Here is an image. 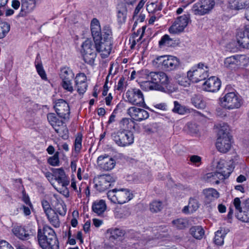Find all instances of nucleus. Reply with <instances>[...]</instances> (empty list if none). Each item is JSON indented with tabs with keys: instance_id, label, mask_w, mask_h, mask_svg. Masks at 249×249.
Listing matches in <instances>:
<instances>
[{
	"instance_id": "1",
	"label": "nucleus",
	"mask_w": 249,
	"mask_h": 249,
	"mask_svg": "<svg viewBox=\"0 0 249 249\" xmlns=\"http://www.w3.org/2000/svg\"><path fill=\"white\" fill-rule=\"evenodd\" d=\"M90 30L95 46L102 58H106L110 54L113 44V34L110 26L106 25L102 29L99 21L93 18L90 23Z\"/></svg>"
},
{
	"instance_id": "2",
	"label": "nucleus",
	"mask_w": 249,
	"mask_h": 249,
	"mask_svg": "<svg viewBox=\"0 0 249 249\" xmlns=\"http://www.w3.org/2000/svg\"><path fill=\"white\" fill-rule=\"evenodd\" d=\"M148 78L149 80L143 82L142 85L145 90H156L166 93L171 90L169 78L164 72H151Z\"/></svg>"
},
{
	"instance_id": "3",
	"label": "nucleus",
	"mask_w": 249,
	"mask_h": 249,
	"mask_svg": "<svg viewBox=\"0 0 249 249\" xmlns=\"http://www.w3.org/2000/svg\"><path fill=\"white\" fill-rule=\"evenodd\" d=\"M37 240L42 249H59V242L56 234L51 227L44 225L37 230Z\"/></svg>"
},
{
	"instance_id": "4",
	"label": "nucleus",
	"mask_w": 249,
	"mask_h": 249,
	"mask_svg": "<svg viewBox=\"0 0 249 249\" xmlns=\"http://www.w3.org/2000/svg\"><path fill=\"white\" fill-rule=\"evenodd\" d=\"M216 171L207 173L205 176V179L212 184H219L220 181L228 178L232 173V166L228 165L224 160H220L217 162Z\"/></svg>"
},
{
	"instance_id": "5",
	"label": "nucleus",
	"mask_w": 249,
	"mask_h": 249,
	"mask_svg": "<svg viewBox=\"0 0 249 249\" xmlns=\"http://www.w3.org/2000/svg\"><path fill=\"white\" fill-rule=\"evenodd\" d=\"M216 142L217 150L223 153L229 151L231 146V137L230 135L227 124L223 123L219 124Z\"/></svg>"
},
{
	"instance_id": "6",
	"label": "nucleus",
	"mask_w": 249,
	"mask_h": 249,
	"mask_svg": "<svg viewBox=\"0 0 249 249\" xmlns=\"http://www.w3.org/2000/svg\"><path fill=\"white\" fill-rule=\"evenodd\" d=\"M108 198L115 204H123L133 198V195L130 190L126 188L114 189L108 191Z\"/></svg>"
},
{
	"instance_id": "7",
	"label": "nucleus",
	"mask_w": 249,
	"mask_h": 249,
	"mask_svg": "<svg viewBox=\"0 0 249 249\" xmlns=\"http://www.w3.org/2000/svg\"><path fill=\"white\" fill-rule=\"evenodd\" d=\"M211 71L206 63H197L188 71V75L192 82L198 83L208 77Z\"/></svg>"
},
{
	"instance_id": "8",
	"label": "nucleus",
	"mask_w": 249,
	"mask_h": 249,
	"mask_svg": "<svg viewBox=\"0 0 249 249\" xmlns=\"http://www.w3.org/2000/svg\"><path fill=\"white\" fill-rule=\"evenodd\" d=\"M115 143L120 147L128 146L133 143L134 135L131 131H122L118 130L111 135Z\"/></svg>"
},
{
	"instance_id": "9",
	"label": "nucleus",
	"mask_w": 249,
	"mask_h": 249,
	"mask_svg": "<svg viewBox=\"0 0 249 249\" xmlns=\"http://www.w3.org/2000/svg\"><path fill=\"white\" fill-rule=\"evenodd\" d=\"M220 101L222 107L229 110L238 108L242 104L241 98L233 92L226 94Z\"/></svg>"
},
{
	"instance_id": "10",
	"label": "nucleus",
	"mask_w": 249,
	"mask_h": 249,
	"mask_svg": "<svg viewBox=\"0 0 249 249\" xmlns=\"http://www.w3.org/2000/svg\"><path fill=\"white\" fill-rule=\"evenodd\" d=\"M116 177L111 174H103L94 178V187L100 192L107 190L116 181Z\"/></svg>"
},
{
	"instance_id": "11",
	"label": "nucleus",
	"mask_w": 249,
	"mask_h": 249,
	"mask_svg": "<svg viewBox=\"0 0 249 249\" xmlns=\"http://www.w3.org/2000/svg\"><path fill=\"white\" fill-rule=\"evenodd\" d=\"M215 5L214 0H199L192 7V12L194 15L203 16L208 14Z\"/></svg>"
},
{
	"instance_id": "12",
	"label": "nucleus",
	"mask_w": 249,
	"mask_h": 249,
	"mask_svg": "<svg viewBox=\"0 0 249 249\" xmlns=\"http://www.w3.org/2000/svg\"><path fill=\"white\" fill-rule=\"evenodd\" d=\"M190 19L188 13L183 15L177 18L173 24L169 27V32L171 34H179L183 32Z\"/></svg>"
},
{
	"instance_id": "13",
	"label": "nucleus",
	"mask_w": 249,
	"mask_h": 249,
	"mask_svg": "<svg viewBox=\"0 0 249 249\" xmlns=\"http://www.w3.org/2000/svg\"><path fill=\"white\" fill-rule=\"evenodd\" d=\"M85 62H93L96 57L92 42L90 39H87L81 45L80 50Z\"/></svg>"
},
{
	"instance_id": "14",
	"label": "nucleus",
	"mask_w": 249,
	"mask_h": 249,
	"mask_svg": "<svg viewBox=\"0 0 249 249\" xmlns=\"http://www.w3.org/2000/svg\"><path fill=\"white\" fill-rule=\"evenodd\" d=\"M125 97L127 101L133 105L143 107L144 104L143 95L140 89H128L125 93Z\"/></svg>"
},
{
	"instance_id": "15",
	"label": "nucleus",
	"mask_w": 249,
	"mask_h": 249,
	"mask_svg": "<svg viewBox=\"0 0 249 249\" xmlns=\"http://www.w3.org/2000/svg\"><path fill=\"white\" fill-rule=\"evenodd\" d=\"M54 108L59 117L65 120L69 119L70 107L69 104L65 100H58L54 106Z\"/></svg>"
},
{
	"instance_id": "16",
	"label": "nucleus",
	"mask_w": 249,
	"mask_h": 249,
	"mask_svg": "<svg viewBox=\"0 0 249 249\" xmlns=\"http://www.w3.org/2000/svg\"><path fill=\"white\" fill-rule=\"evenodd\" d=\"M221 85V81L218 78L211 76L203 84L202 88L205 91L215 92L219 90Z\"/></svg>"
},
{
	"instance_id": "17",
	"label": "nucleus",
	"mask_w": 249,
	"mask_h": 249,
	"mask_svg": "<svg viewBox=\"0 0 249 249\" xmlns=\"http://www.w3.org/2000/svg\"><path fill=\"white\" fill-rule=\"evenodd\" d=\"M97 163L100 168L105 171L112 170L116 164L115 160L106 154L100 156L97 159Z\"/></svg>"
},
{
	"instance_id": "18",
	"label": "nucleus",
	"mask_w": 249,
	"mask_h": 249,
	"mask_svg": "<svg viewBox=\"0 0 249 249\" xmlns=\"http://www.w3.org/2000/svg\"><path fill=\"white\" fill-rule=\"evenodd\" d=\"M127 113L133 119L137 121H141L149 117V113L147 111L135 107H129L127 109Z\"/></svg>"
},
{
	"instance_id": "19",
	"label": "nucleus",
	"mask_w": 249,
	"mask_h": 249,
	"mask_svg": "<svg viewBox=\"0 0 249 249\" xmlns=\"http://www.w3.org/2000/svg\"><path fill=\"white\" fill-rule=\"evenodd\" d=\"M249 28L239 31L236 35L237 42L243 48L249 49Z\"/></svg>"
},
{
	"instance_id": "20",
	"label": "nucleus",
	"mask_w": 249,
	"mask_h": 249,
	"mask_svg": "<svg viewBox=\"0 0 249 249\" xmlns=\"http://www.w3.org/2000/svg\"><path fill=\"white\" fill-rule=\"evenodd\" d=\"M202 194L204 196V203L206 205L210 204L219 196V193L215 189L212 188L204 189Z\"/></svg>"
},
{
	"instance_id": "21",
	"label": "nucleus",
	"mask_w": 249,
	"mask_h": 249,
	"mask_svg": "<svg viewBox=\"0 0 249 249\" xmlns=\"http://www.w3.org/2000/svg\"><path fill=\"white\" fill-rule=\"evenodd\" d=\"M55 179L62 186L66 187L70 183L69 178L66 176L63 168L56 169L54 171Z\"/></svg>"
},
{
	"instance_id": "22",
	"label": "nucleus",
	"mask_w": 249,
	"mask_h": 249,
	"mask_svg": "<svg viewBox=\"0 0 249 249\" xmlns=\"http://www.w3.org/2000/svg\"><path fill=\"white\" fill-rule=\"evenodd\" d=\"M236 217L244 222H249V198L243 203L242 209L237 213Z\"/></svg>"
},
{
	"instance_id": "23",
	"label": "nucleus",
	"mask_w": 249,
	"mask_h": 249,
	"mask_svg": "<svg viewBox=\"0 0 249 249\" xmlns=\"http://www.w3.org/2000/svg\"><path fill=\"white\" fill-rule=\"evenodd\" d=\"M249 0H229L228 7L233 10H239L247 7Z\"/></svg>"
},
{
	"instance_id": "24",
	"label": "nucleus",
	"mask_w": 249,
	"mask_h": 249,
	"mask_svg": "<svg viewBox=\"0 0 249 249\" xmlns=\"http://www.w3.org/2000/svg\"><path fill=\"white\" fill-rule=\"evenodd\" d=\"M12 232L17 237L23 240L28 239L30 236L28 231L21 226L14 227L12 229Z\"/></svg>"
},
{
	"instance_id": "25",
	"label": "nucleus",
	"mask_w": 249,
	"mask_h": 249,
	"mask_svg": "<svg viewBox=\"0 0 249 249\" xmlns=\"http://www.w3.org/2000/svg\"><path fill=\"white\" fill-rule=\"evenodd\" d=\"M107 206L105 201L103 200H97L92 204V211L97 215L102 214L106 210Z\"/></svg>"
},
{
	"instance_id": "26",
	"label": "nucleus",
	"mask_w": 249,
	"mask_h": 249,
	"mask_svg": "<svg viewBox=\"0 0 249 249\" xmlns=\"http://www.w3.org/2000/svg\"><path fill=\"white\" fill-rule=\"evenodd\" d=\"M47 119L54 130L61 127L64 124L63 121L57 118L56 115L53 113L48 114Z\"/></svg>"
},
{
	"instance_id": "27",
	"label": "nucleus",
	"mask_w": 249,
	"mask_h": 249,
	"mask_svg": "<svg viewBox=\"0 0 249 249\" xmlns=\"http://www.w3.org/2000/svg\"><path fill=\"white\" fill-rule=\"evenodd\" d=\"M119 126L120 131H130V129L134 127V122L131 119L124 118L120 122Z\"/></svg>"
},
{
	"instance_id": "28",
	"label": "nucleus",
	"mask_w": 249,
	"mask_h": 249,
	"mask_svg": "<svg viewBox=\"0 0 249 249\" xmlns=\"http://www.w3.org/2000/svg\"><path fill=\"white\" fill-rule=\"evenodd\" d=\"M190 234L196 239H201L204 235V230L201 226H193L190 229Z\"/></svg>"
},
{
	"instance_id": "29",
	"label": "nucleus",
	"mask_w": 249,
	"mask_h": 249,
	"mask_svg": "<svg viewBox=\"0 0 249 249\" xmlns=\"http://www.w3.org/2000/svg\"><path fill=\"white\" fill-rule=\"evenodd\" d=\"M50 223L55 228H59L60 222L57 213L53 210L46 214Z\"/></svg>"
},
{
	"instance_id": "30",
	"label": "nucleus",
	"mask_w": 249,
	"mask_h": 249,
	"mask_svg": "<svg viewBox=\"0 0 249 249\" xmlns=\"http://www.w3.org/2000/svg\"><path fill=\"white\" fill-rule=\"evenodd\" d=\"M174 44V40L167 34L163 36L159 42V45L160 48L173 46Z\"/></svg>"
},
{
	"instance_id": "31",
	"label": "nucleus",
	"mask_w": 249,
	"mask_h": 249,
	"mask_svg": "<svg viewBox=\"0 0 249 249\" xmlns=\"http://www.w3.org/2000/svg\"><path fill=\"white\" fill-rule=\"evenodd\" d=\"M175 79L176 82L180 86L187 87L190 85V83L192 80L189 77L188 74H177Z\"/></svg>"
},
{
	"instance_id": "32",
	"label": "nucleus",
	"mask_w": 249,
	"mask_h": 249,
	"mask_svg": "<svg viewBox=\"0 0 249 249\" xmlns=\"http://www.w3.org/2000/svg\"><path fill=\"white\" fill-rule=\"evenodd\" d=\"M60 77L62 80H72L74 73L68 67H64L61 69Z\"/></svg>"
},
{
	"instance_id": "33",
	"label": "nucleus",
	"mask_w": 249,
	"mask_h": 249,
	"mask_svg": "<svg viewBox=\"0 0 249 249\" xmlns=\"http://www.w3.org/2000/svg\"><path fill=\"white\" fill-rule=\"evenodd\" d=\"M21 1L22 9L27 12L32 11L36 6V0H21Z\"/></svg>"
},
{
	"instance_id": "34",
	"label": "nucleus",
	"mask_w": 249,
	"mask_h": 249,
	"mask_svg": "<svg viewBox=\"0 0 249 249\" xmlns=\"http://www.w3.org/2000/svg\"><path fill=\"white\" fill-rule=\"evenodd\" d=\"M107 233L110 234V239H116L120 237L124 236V231L118 228L109 229L107 230Z\"/></svg>"
},
{
	"instance_id": "35",
	"label": "nucleus",
	"mask_w": 249,
	"mask_h": 249,
	"mask_svg": "<svg viewBox=\"0 0 249 249\" xmlns=\"http://www.w3.org/2000/svg\"><path fill=\"white\" fill-rule=\"evenodd\" d=\"M162 8V5L160 1L151 2L147 4L146 10L149 13H154L160 11Z\"/></svg>"
},
{
	"instance_id": "36",
	"label": "nucleus",
	"mask_w": 249,
	"mask_h": 249,
	"mask_svg": "<svg viewBox=\"0 0 249 249\" xmlns=\"http://www.w3.org/2000/svg\"><path fill=\"white\" fill-rule=\"evenodd\" d=\"M192 104L198 108L202 109L206 106L205 102L203 100L202 97L200 95H195L191 99Z\"/></svg>"
},
{
	"instance_id": "37",
	"label": "nucleus",
	"mask_w": 249,
	"mask_h": 249,
	"mask_svg": "<svg viewBox=\"0 0 249 249\" xmlns=\"http://www.w3.org/2000/svg\"><path fill=\"white\" fill-rule=\"evenodd\" d=\"M82 135L81 133H77L74 143V151L76 153H79L82 148Z\"/></svg>"
},
{
	"instance_id": "38",
	"label": "nucleus",
	"mask_w": 249,
	"mask_h": 249,
	"mask_svg": "<svg viewBox=\"0 0 249 249\" xmlns=\"http://www.w3.org/2000/svg\"><path fill=\"white\" fill-rule=\"evenodd\" d=\"M160 61V62H165L166 61H178L176 57L169 55L157 56L153 60V62H155V61Z\"/></svg>"
},
{
	"instance_id": "39",
	"label": "nucleus",
	"mask_w": 249,
	"mask_h": 249,
	"mask_svg": "<svg viewBox=\"0 0 249 249\" xmlns=\"http://www.w3.org/2000/svg\"><path fill=\"white\" fill-rule=\"evenodd\" d=\"M172 224L178 229H183L188 225V221L184 218H178L172 221Z\"/></svg>"
},
{
	"instance_id": "40",
	"label": "nucleus",
	"mask_w": 249,
	"mask_h": 249,
	"mask_svg": "<svg viewBox=\"0 0 249 249\" xmlns=\"http://www.w3.org/2000/svg\"><path fill=\"white\" fill-rule=\"evenodd\" d=\"M64 140H67L69 138V131L66 125L63 124L60 127L57 128L54 130Z\"/></svg>"
},
{
	"instance_id": "41",
	"label": "nucleus",
	"mask_w": 249,
	"mask_h": 249,
	"mask_svg": "<svg viewBox=\"0 0 249 249\" xmlns=\"http://www.w3.org/2000/svg\"><path fill=\"white\" fill-rule=\"evenodd\" d=\"M10 26L9 24L5 22H0V38L4 37L9 32Z\"/></svg>"
},
{
	"instance_id": "42",
	"label": "nucleus",
	"mask_w": 249,
	"mask_h": 249,
	"mask_svg": "<svg viewBox=\"0 0 249 249\" xmlns=\"http://www.w3.org/2000/svg\"><path fill=\"white\" fill-rule=\"evenodd\" d=\"M162 209V204L160 201H153L150 204V210L152 213H158Z\"/></svg>"
},
{
	"instance_id": "43",
	"label": "nucleus",
	"mask_w": 249,
	"mask_h": 249,
	"mask_svg": "<svg viewBox=\"0 0 249 249\" xmlns=\"http://www.w3.org/2000/svg\"><path fill=\"white\" fill-rule=\"evenodd\" d=\"M225 234L222 230L217 231L215 233L214 242L217 245H222L224 243Z\"/></svg>"
},
{
	"instance_id": "44",
	"label": "nucleus",
	"mask_w": 249,
	"mask_h": 249,
	"mask_svg": "<svg viewBox=\"0 0 249 249\" xmlns=\"http://www.w3.org/2000/svg\"><path fill=\"white\" fill-rule=\"evenodd\" d=\"M130 214L129 209L126 207L120 208L116 212V216L117 218H122L128 216Z\"/></svg>"
},
{
	"instance_id": "45",
	"label": "nucleus",
	"mask_w": 249,
	"mask_h": 249,
	"mask_svg": "<svg viewBox=\"0 0 249 249\" xmlns=\"http://www.w3.org/2000/svg\"><path fill=\"white\" fill-rule=\"evenodd\" d=\"M72 80H62L61 83L62 87L66 91L72 93L73 90V87L72 83Z\"/></svg>"
},
{
	"instance_id": "46",
	"label": "nucleus",
	"mask_w": 249,
	"mask_h": 249,
	"mask_svg": "<svg viewBox=\"0 0 249 249\" xmlns=\"http://www.w3.org/2000/svg\"><path fill=\"white\" fill-rule=\"evenodd\" d=\"M189 205L190 208L192 209V212L196 211L199 207V203L196 197H191L189 200Z\"/></svg>"
},
{
	"instance_id": "47",
	"label": "nucleus",
	"mask_w": 249,
	"mask_h": 249,
	"mask_svg": "<svg viewBox=\"0 0 249 249\" xmlns=\"http://www.w3.org/2000/svg\"><path fill=\"white\" fill-rule=\"evenodd\" d=\"M59 152H56L53 156L48 159V162L52 166H58L59 164Z\"/></svg>"
},
{
	"instance_id": "48",
	"label": "nucleus",
	"mask_w": 249,
	"mask_h": 249,
	"mask_svg": "<svg viewBox=\"0 0 249 249\" xmlns=\"http://www.w3.org/2000/svg\"><path fill=\"white\" fill-rule=\"evenodd\" d=\"M145 27L143 26L142 27V31L138 30V33L141 34V35L139 36L138 35H134L132 38L130 39V41H132V46L135 45L137 42L140 41L142 38V35L144 32Z\"/></svg>"
},
{
	"instance_id": "49",
	"label": "nucleus",
	"mask_w": 249,
	"mask_h": 249,
	"mask_svg": "<svg viewBox=\"0 0 249 249\" xmlns=\"http://www.w3.org/2000/svg\"><path fill=\"white\" fill-rule=\"evenodd\" d=\"M36 68L38 74L40 75L41 78L43 80H46L47 75L43 68L42 63H37V64L36 65Z\"/></svg>"
},
{
	"instance_id": "50",
	"label": "nucleus",
	"mask_w": 249,
	"mask_h": 249,
	"mask_svg": "<svg viewBox=\"0 0 249 249\" xmlns=\"http://www.w3.org/2000/svg\"><path fill=\"white\" fill-rule=\"evenodd\" d=\"M161 69L166 71L174 70L178 67L177 63H161Z\"/></svg>"
},
{
	"instance_id": "51",
	"label": "nucleus",
	"mask_w": 249,
	"mask_h": 249,
	"mask_svg": "<svg viewBox=\"0 0 249 249\" xmlns=\"http://www.w3.org/2000/svg\"><path fill=\"white\" fill-rule=\"evenodd\" d=\"M174 107L172 109L174 112L178 113L179 114H183L185 112L184 108L179 104V103L175 101L174 102Z\"/></svg>"
},
{
	"instance_id": "52",
	"label": "nucleus",
	"mask_w": 249,
	"mask_h": 249,
	"mask_svg": "<svg viewBox=\"0 0 249 249\" xmlns=\"http://www.w3.org/2000/svg\"><path fill=\"white\" fill-rule=\"evenodd\" d=\"M126 10L123 8L121 10H119L117 13L118 20L120 23L124 22L126 18Z\"/></svg>"
},
{
	"instance_id": "53",
	"label": "nucleus",
	"mask_w": 249,
	"mask_h": 249,
	"mask_svg": "<svg viewBox=\"0 0 249 249\" xmlns=\"http://www.w3.org/2000/svg\"><path fill=\"white\" fill-rule=\"evenodd\" d=\"M87 82V76L84 73H78L75 77V84Z\"/></svg>"
},
{
	"instance_id": "54",
	"label": "nucleus",
	"mask_w": 249,
	"mask_h": 249,
	"mask_svg": "<svg viewBox=\"0 0 249 249\" xmlns=\"http://www.w3.org/2000/svg\"><path fill=\"white\" fill-rule=\"evenodd\" d=\"M75 87L77 88V91L80 94H84L87 89L88 85L87 82L83 83V84H75Z\"/></svg>"
},
{
	"instance_id": "55",
	"label": "nucleus",
	"mask_w": 249,
	"mask_h": 249,
	"mask_svg": "<svg viewBox=\"0 0 249 249\" xmlns=\"http://www.w3.org/2000/svg\"><path fill=\"white\" fill-rule=\"evenodd\" d=\"M125 78L124 77H122L119 79L117 85L116 86V89L120 91H123L125 89Z\"/></svg>"
},
{
	"instance_id": "56",
	"label": "nucleus",
	"mask_w": 249,
	"mask_h": 249,
	"mask_svg": "<svg viewBox=\"0 0 249 249\" xmlns=\"http://www.w3.org/2000/svg\"><path fill=\"white\" fill-rule=\"evenodd\" d=\"M42 208L46 214L53 211L51 208L49 202L46 200H43L41 202Z\"/></svg>"
},
{
	"instance_id": "57",
	"label": "nucleus",
	"mask_w": 249,
	"mask_h": 249,
	"mask_svg": "<svg viewBox=\"0 0 249 249\" xmlns=\"http://www.w3.org/2000/svg\"><path fill=\"white\" fill-rule=\"evenodd\" d=\"M119 69V63H112L109 68V75H114L118 72Z\"/></svg>"
},
{
	"instance_id": "58",
	"label": "nucleus",
	"mask_w": 249,
	"mask_h": 249,
	"mask_svg": "<svg viewBox=\"0 0 249 249\" xmlns=\"http://www.w3.org/2000/svg\"><path fill=\"white\" fill-rule=\"evenodd\" d=\"M0 249H14L13 247L5 240L0 241Z\"/></svg>"
},
{
	"instance_id": "59",
	"label": "nucleus",
	"mask_w": 249,
	"mask_h": 249,
	"mask_svg": "<svg viewBox=\"0 0 249 249\" xmlns=\"http://www.w3.org/2000/svg\"><path fill=\"white\" fill-rule=\"evenodd\" d=\"M67 212V209L66 208L65 205H63L60 204L58 205V207L57 208V212L61 215L64 216L66 214Z\"/></svg>"
},
{
	"instance_id": "60",
	"label": "nucleus",
	"mask_w": 249,
	"mask_h": 249,
	"mask_svg": "<svg viewBox=\"0 0 249 249\" xmlns=\"http://www.w3.org/2000/svg\"><path fill=\"white\" fill-rule=\"evenodd\" d=\"M233 204L236 210L238 211H241L242 209V207H241V201L240 198L238 197H236L234 198L233 201Z\"/></svg>"
},
{
	"instance_id": "61",
	"label": "nucleus",
	"mask_w": 249,
	"mask_h": 249,
	"mask_svg": "<svg viewBox=\"0 0 249 249\" xmlns=\"http://www.w3.org/2000/svg\"><path fill=\"white\" fill-rule=\"evenodd\" d=\"M201 158L197 155H193L190 157V160L194 164H196L200 162Z\"/></svg>"
},
{
	"instance_id": "62",
	"label": "nucleus",
	"mask_w": 249,
	"mask_h": 249,
	"mask_svg": "<svg viewBox=\"0 0 249 249\" xmlns=\"http://www.w3.org/2000/svg\"><path fill=\"white\" fill-rule=\"evenodd\" d=\"M241 57H242L241 56L233 55L227 58L225 62H237L239 60L238 58Z\"/></svg>"
},
{
	"instance_id": "63",
	"label": "nucleus",
	"mask_w": 249,
	"mask_h": 249,
	"mask_svg": "<svg viewBox=\"0 0 249 249\" xmlns=\"http://www.w3.org/2000/svg\"><path fill=\"white\" fill-rule=\"evenodd\" d=\"M30 208H31L29 206H26L25 205H22L20 208V209L23 211L24 215L27 216L31 214Z\"/></svg>"
},
{
	"instance_id": "64",
	"label": "nucleus",
	"mask_w": 249,
	"mask_h": 249,
	"mask_svg": "<svg viewBox=\"0 0 249 249\" xmlns=\"http://www.w3.org/2000/svg\"><path fill=\"white\" fill-rule=\"evenodd\" d=\"M156 108L159 109L161 110H166L167 106L165 103H160L155 105Z\"/></svg>"
}]
</instances>
